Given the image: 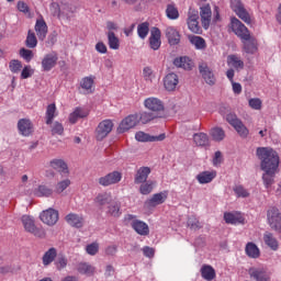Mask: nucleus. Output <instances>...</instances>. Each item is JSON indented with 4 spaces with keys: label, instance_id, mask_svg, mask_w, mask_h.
<instances>
[{
    "label": "nucleus",
    "instance_id": "nucleus-17",
    "mask_svg": "<svg viewBox=\"0 0 281 281\" xmlns=\"http://www.w3.org/2000/svg\"><path fill=\"white\" fill-rule=\"evenodd\" d=\"M145 108L148 109V111H153L154 113H159L164 111V102L159 100L158 98L151 97L147 98L144 101Z\"/></svg>",
    "mask_w": 281,
    "mask_h": 281
},
{
    "label": "nucleus",
    "instance_id": "nucleus-34",
    "mask_svg": "<svg viewBox=\"0 0 281 281\" xmlns=\"http://www.w3.org/2000/svg\"><path fill=\"white\" fill-rule=\"evenodd\" d=\"M173 65L176 67H180L181 69H186L187 71H190V69L193 67L190 57H178L173 60Z\"/></svg>",
    "mask_w": 281,
    "mask_h": 281
},
{
    "label": "nucleus",
    "instance_id": "nucleus-28",
    "mask_svg": "<svg viewBox=\"0 0 281 281\" xmlns=\"http://www.w3.org/2000/svg\"><path fill=\"white\" fill-rule=\"evenodd\" d=\"M50 168L57 170V172H59L60 175H69V167L67 166V162H65V160L63 159L50 160Z\"/></svg>",
    "mask_w": 281,
    "mask_h": 281
},
{
    "label": "nucleus",
    "instance_id": "nucleus-43",
    "mask_svg": "<svg viewBox=\"0 0 281 281\" xmlns=\"http://www.w3.org/2000/svg\"><path fill=\"white\" fill-rule=\"evenodd\" d=\"M54 117H56V104L50 103L46 108V124H52V122H54Z\"/></svg>",
    "mask_w": 281,
    "mask_h": 281
},
{
    "label": "nucleus",
    "instance_id": "nucleus-21",
    "mask_svg": "<svg viewBox=\"0 0 281 281\" xmlns=\"http://www.w3.org/2000/svg\"><path fill=\"white\" fill-rule=\"evenodd\" d=\"M263 243L271 251H278L280 249V241L271 232L263 233Z\"/></svg>",
    "mask_w": 281,
    "mask_h": 281
},
{
    "label": "nucleus",
    "instance_id": "nucleus-49",
    "mask_svg": "<svg viewBox=\"0 0 281 281\" xmlns=\"http://www.w3.org/2000/svg\"><path fill=\"white\" fill-rule=\"evenodd\" d=\"M166 15L171 19V21H175L179 19V10L175 4H169L166 9Z\"/></svg>",
    "mask_w": 281,
    "mask_h": 281
},
{
    "label": "nucleus",
    "instance_id": "nucleus-48",
    "mask_svg": "<svg viewBox=\"0 0 281 281\" xmlns=\"http://www.w3.org/2000/svg\"><path fill=\"white\" fill-rule=\"evenodd\" d=\"M70 186H71V180L69 179L61 180L57 182L55 187V192L57 194H61V192H65V190H67Z\"/></svg>",
    "mask_w": 281,
    "mask_h": 281
},
{
    "label": "nucleus",
    "instance_id": "nucleus-54",
    "mask_svg": "<svg viewBox=\"0 0 281 281\" xmlns=\"http://www.w3.org/2000/svg\"><path fill=\"white\" fill-rule=\"evenodd\" d=\"M63 10H67L66 7H63V3L61 4H58L56 2H53L50 4V12L54 16H58L60 19V14H61V11Z\"/></svg>",
    "mask_w": 281,
    "mask_h": 281
},
{
    "label": "nucleus",
    "instance_id": "nucleus-63",
    "mask_svg": "<svg viewBox=\"0 0 281 281\" xmlns=\"http://www.w3.org/2000/svg\"><path fill=\"white\" fill-rule=\"evenodd\" d=\"M224 221L231 225H236V223H240L238 217L233 213H225Z\"/></svg>",
    "mask_w": 281,
    "mask_h": 281
},
{
    "label": "nucleus",
    "instance_id": "nucleus-58",
    "mask_svg": "<svg viewBox=\"0 0 281 281\" xmlns=\"http://www.w3.org/2000/svg\"><path fill=\"white\" fill-rule=\"evenodd\" d=\"M20 56H21V58L26 60V63H30L32 60V58H34V53L31 49L21 48Z\"/></svg>",
    "mask_w": 281,
    "mask_h": 281
},
{
    "label": "nucleus",
    "instance_id": "nucleus-10",
    "mask_svg": "<svg viewBox=\"0 0 281 281\" xmlns=\"http://www.w3.org/2000/svg\"><path fill=\"white\" fill-rule=\"evenodd\" d=\"M122 181V172L112 171L101 178H99L98 183L103 188H109V186H115Z\"/></svg>",
    "mask_w": 281,
    "mask_h": 281
},
{
    "label": "nucleus",
    "instance_id": "nucleus-7",
    "mask_svg": "<svg viewBox=\"0 0 281 281\" xmlns=\"http://www.w3.org/2000/svg\"><path fill=\"white\" fill-rule=\"evenodd\" d=\"M248 276L254 281H271V274L262 267L249 268Z\"/></svg>",
    "mask_w": 281,
    "mask_h": 281
},
{
    "label": "nucleus",
    "instance_id": "nucleus-45",
    "mask_svg": "<svg viewBox=\"0 0 281 281\" xmlns=\"http://www.w3.org/2000/svg\"><path fill=\"white\" fill-rule=\"evenodd\" d=\"M233 128H235V131L240 137H243V139H246V137H248L249 135V130L247 128V126H245L243 121H239L236 125L233 126Z\"/></svg>",
    "mask_w": 281,
    "mask_h": 281
},
{
    "label": "nucleus",
    "instance_id": "nucleus-56",
    "mask_svg": "<svg viewBox=\"0 0 281 281\" xmlns=\"http://www.w3.org/2000/svg\"><path fill=\"white\" fill-rule=\"evenodd\" d=\"M154 186H155V182L153 181H147L143 183L139 188L140 194H150L153 192Z\"/></svg>",
    "mask_w": 281,
    "mask_h": 281
},
{
    "label": "nucleus",
    "instance_id": "nucleus-30",
    "mask_svg": "<svg viewBox=\"0 0 281 281\" xmlns=\"http://www.w3.org/2000/svg\"><path fill=\"white\" fill-rule=\"evenodd\" d=\"M89 115V111L83 108H76L72 113L69 115L70 124H76L79 120H82Z\"/></svg>",
    "mask_w": 281,
    "mask_h": 281
},
{
    "label": "nucleus",
    "instance_id": "nucleus-33",
    "mask_svg": "<svg viewBox=\"0 0 281 281\" xmlns=\"http://www.w3.org/2000/svg\"><path fill=\"white\" fill-rule=\"evenodd\" d=\"M34 196L43 198V196H52L54 194V190L45 184H40L37 188L33 190Z\"/></svg>",
    "mask_w": 281,
    "mask_h": 281
},
{
    "label": "nucleus",
    "instance_id": "nucleus-32",
    "mask_svg": "<svg viewBox=\"0 0 281 281\" xmlns=\"http://www.w3.org/2000/svg\"><path fill=\"white\" fill-rule=\"evenodd\" d=\"M148 175H150V168L140 167L136 172L134 183H146Z\"/></svg>",
    "mask_w": 281,
    "mask_h": 281
},
{
    "label": "nucleus",
    "instance_id": "nucleus-25",
    "mask_svg": "<svg viewBox=\"0 0 281 281\" xmlns=\"http://www.w3.org/2000/svg\"><path fill=\"white\" fill-rule=\"evenodd\" d=\"M164 85L167 91H175V89H177V85H179V76L173 72L168 74L165 77Z\"/></svg>",
    "mask_w": 281,
    "mask_h": 281
},
{
    "label": "nucleus",
    "instance_id": "nucleus-26",
    "mask_svg": "<svg viewBox=\"0 0 281 281\" xmlns=\"http://www.w3.org/2000/svg\"><path fill=\"white\" fill-rule=\"evenodd\" d=\"M166 36L168 38L169 45H179L181 42V35L179 34V31H177V29L173 26H168L166 29Z\"/></svg>",
    "mask_w": 281,
    "mask_h": 281
},
{
    "label": "nucleus",
    "instance_id": "nucleus-4",
    "mask_svg": "<svg viewBox=\"0 0 281 281\" xmlns=\"http://www.w3.org/2000/svg\"><path fill=\"white\" fill-rule=\"evenodd\" d=\"M231 27L234 34H236V36H238L240 41H249V36H251V33H249V29H247V26H245V24H243L240 20L232 18Z\"/></svg>",
    "mask_w": 281,
    "mask_h": 281
},
{
    "label": "nucleus",
    "instance_id": "nucleus-19",
    "mask_svg": "<svg viewBox=\"0 0 281 281\" xmlns=\"http://www.w3.org/2000/svg\"><path fill=\"white\" fill-rule=\"evenodd\" d=\"M167 199H168V191H162L159 193H155L145 203H146V205H148V207H157V205H161V204L166 203Z\"/></svg>",
    "mask_w": 281,
    "mask_h": 281
},
{
    "label": "nucleus",
    "instance_id": "nucleus-64",
    "mask_svg": "<svg viewBox=\"0 0 281 281\" xmlns=\"http://www.w3.org/2000/svg\"><path fill=\"white\" fill-rule=\"evenodd\" d=\"M108 212L111 214V216H120V204H117V202L111 203Z\"/></svg>",
    "mask_w": 281,
    "mask_h": 281
},
{
    "label": "nucleus",
    "instance_id": "nucleus-18",
    "mask_svg": "<svg viewBox=\"0 0 281 281\" xmlns=\"http://www.w3.org/2000/svg\"><path fill=\"white\" fill-rule=\"evenodd\" d=\"M18 130L23 137H30V134L34 133V125L29 119H21L18 122Z\"/></svg>",
    "mask_w": 281,
    "mask_h": 281
},
{
    "label": "nucleus",
    "instance_id": "nucleus-39",
    "mask_svg": "<svg viewBox=\"0 0 281 281\" xmlns=\"http://www.w3.org/2000/svg\"><path fill=\"white\" fill-rule=\"evenodd\" d=\"M106 36L110 49H120V37L114 32H108Z\"/></svg>",
    "mask_w": 281,
    "mask_h": 281
},
{
    "label": "nucleus",
    "instance_id": "nucleus-55",
    "mask_svg": "<svg viewBox=\"0 0 281 281\" xmlns=\"http://www.w3.org/2000/svg\"><path fill=\"white\" fill-rule=\"evenodd\" d=\"M191 43L194 45L195 49H205V40L201 36L191 37Z\"/></svg>",
    "mask_w": 281,
    "mask_h": 281
},
{
    "label": "nucleus",
    "instance_id": "nucleus-53",
    "mask_svg": "<svg viewBox=\"0 0 281 281\" xmlns=\"http://www.w3.org/2000/svg\"><path fill=\"white\" fill-rule=\"evenodd\" d=\"M61 8H66L61 11L59 19H71V14H74V10L71 9V5L68 3H61Z\"/></svg>",
    "mask_w": 281,
    "mask_h": 281
},
{
    "label": "nucleus",
    "instance_id": "nucleus-23",
    "mask_svg": "<svg viewBox=\"0 0 281 281\" xmlns=\"http://www.w3.org/2000/svg\"><path fill=\"white\" fill-rule=\"evenodd\" d=\"M136 142H164L166 139V134H160L158 136H150L145 132H137L135 134Z\"/></svg>",
    "mask_w": 281,
    "mask_h": 281
},
{
    "label": "nucleus",
    "instance_id": "nucleus-42",
    "mask_svg": "<svg viewBox=\"0 0 281 281\" xmlns=\"http://www.w3.org/2000/svg\"><path fill=\"white\" fill-rule=\"evenodd\" d=\"M227 63L235 69H243V67H245V63L243 60H240V57H238L236 55L228 56Z\"/></svg>",
    "mask_w": 281,
    "mask_h": 281
},
{
    "label": "nucleus",
    "instance_id": "nucleus-35",
    "mask_svg": "<svg viewBox=\"0 0 281 281\" xmlns=\"http://www.w3.org/2000/svg\"><path fill=\"white\" fill-rule=\"evenodd\" d=\"M111 201H113V196L109 192L99 193L94 199V203L101 207L111 204Z\"/></svg>",
    "mask_w": 281,
    "mask_h": 281
},
{
    "label": "nucleus",
    "instance_id": "nucleus-59",
    "mask_svg": "<svg viewBox=\"0 0 281 281\" xmlns=\"http://www.w3.org/2000/svg\"><path fill=\"white\" fill-rule=\"evenodd\" d=\"M86 251L89 256H95L100 251V245L98 243H92L86 246Z\"/></svg>",
    "mask_w": 281,
    "mask_h": 281
},
{
    "label": "nucleus",
    "instance_id": "nucleus-9",
    "mask_svg": "<svg viewBox=\"0 0 281 281\" xmlns=\"http://www.w3.org/2000/svg\"><path fill=\"white\" fill-rule=\"evenodd\" d=\"M113 131V121L112 120H104L99 123L95 130V137L98 142H102L105 137L109 136V133Z\"/></svg>",
    "mask_w": 281,
    "mask_h": 281
},
{
    "label": "nucleus",
    "instance_id": "nucleus-40",
    "mask_svg": "<svg viewBox=\"0 0 281 281\" xmlns=\"http://www.w3.org/2000/svg\"><path fill=\"white\" fill-rule=\"evenodd\" d=\"M210 135L214 142H223L225 139V131L222 127H213Z\"/></svg>",
    "mask_w": 281,
    "mask_h": 281
},
{
    "label": "nucleus",
    "instance_id": "nucleus-20",
    "mask_svg": "<svg viewBox=\"0 0 281 281\" xmlns=\"http://www.w3.org/2000/svg\"><path fill=\"white\" fill-rule=\"evenodd\" d=\"M65 221L70 225V227H76L77 229H80V227H83L85 225V217L76 213H69L66 215Z\"/></svg>",
    "mask_w": 281,
    "mask_h": 281
},
{
    "label": "nucleus",
    "instance_id": "nucleus-11",
    "mask_svg": "<svg viewBox=\"0 0 281 281\" xmlns=\"http://www.w3.org/2000/svg\"><path fill=\"white\" fill-rule=\"evenodd\" d=\"M40 220L42 221V223H44V225H48V227H54V225L58 223V211H56L55 209L45 210L40 214Z\"/></svg>",
    "mask_w": 281,
    "mask_h": 281
},
{
    "label": "nucleus",
    "instance_id": "nucleus-52",
    "mask_svg": "<svg viewBox=\"0 0 281 281\" xmlns=\"http://www.w3.org/2000/svg\"><path fill=\"white\" fill-rule=\"evenodd\" d=\"M187 225H188V227H190V229H194V231L201 229L203 227V224H201V222H199L196 216L189 217Z\"/></svg>",
    "mask_w": 281,
    "mask_h": 281
},
{
    "label": "nucleus",
    "instance_id": "nucleus-6",
    "mask_svg": "<svg viewBox=\"0 0 281 281\" xmlns=\"http://www.w3.org/2000/svg\"><path fill=\"white\" fill-rule=\"evenodd\" d=\"M232 10L244 21V23H251V16L249 12L245 9L243 1L240 0H231Z\"/></svg>",
    "mask_w": 281,
    "mask_h": 281
},
{
    "label": "nucleus",
    "instance_id": "nucleus-41",
    "mask_svg": "<svg viewBox=\"0 0 281 281\" xmlns=\"http://www.w3.org/2000/svg\"><path fill=\"white\" fill-rule=\"evenodd\" d=\"M149 32H150V23L143 22V23L138 24L137 34L143 41H144V38H146V36H148Z\"/></svg>",
    "mask_w": 281,
    "mask_h": 281
},
{
    "label": "nucleus",
    "instance_id": "nucleus-29",
    "mask_svg": "<svg viewBox=\"0 0 281 281\" xmlns=\"http://www.w3.org/2000/svg\"><path fill=\"white\" fill-rule=\"evenodd\" d=\"M77 271L81 276H87L88 278H91V276H95V267L91 266L89 262H80L77 266Z\"/></svg>",
    "mask_w": 281,
    "mask_h": 281
},
{
    "label": "nucleus",
    "instance_id": "nucleus-37",
    "mask_svg": "<svg viewBox=\"0 0 281 281\" xmlns=\"http://www.w3.org/2000/svg\"><path fill=\"white\" fill-rule=\"evenodd\" d=\"M201 276L204 280L212 281L216 278V271L212 266L204 265L201 268Z\"/></svg>",
    "mask_w": 281,
    "mask_h": 281
},
{
    "label": "nucleus",
    "instance_id": "nucleus-57",
    "mask_svg": "<svg viewBox=\"0 0 281 281\" xmlns=\"http://www.w3.org/2000/svg\"><path fill=\"white\" fill-rule=\"evenodd\" d=\"M68 260L67 257L65 256H58V258L55 261V266L57 271H63V269H65L67 267Z\"/></svg>",
    "mask_w": 281,
    "mask_h": 281
},
{
    "label": "nucleus",
    "instance_id": "nucleus-5",
    "mask_svg": "<svg viewBox=\"0 0 281 281\" xmlns=\"http://www.w3.org/2000/svg\"><path fill=\"white\" fill-rule=\"evenodd\" d=\"M268 224L278 234H281V213L278 207H271L267 212Z\"/></svg>",
    "mask_w": 281,
    "mask_h": 281
},
{
    "label": "nucleus",
    "instance_id": "nucleus-36",
    "mask_svg": "<svg viewBox=\"0 0 281 281\" xmlns=\"http://www.w3.org/2000/svg\"><path fill=\"white\" fill-rule=\"evenodd\" d=\"M248 258H260V248L254 243H248L245 248Z\"/></svg>",
    "mask_w": 281,
    "mask_h": 281
},
{
    "label": "nucleus",
    "instance_id": "nucleus-12",
    "mask_svg": "<svg viewBox=\"0 0 281 281\" xmlns=\"http://www.w3.org/2000/svg\"><path fill=\"white\" fill-rule=\"evenodd\" d=\"M58 65V53L50 52L46 55H44L42 59V69L43 71H52L54 67Z\"/></svg>",
    "mask_w": 281,
    "mask_h": 281
},
{
    "label": "nucleus",
    "instance_id": "nucleus-50",
    "mask_svg": "<svg viewBox=\"0 0 281 281\" xmlns=\"http://www.w3.org/2000/svg\"><path fill=\"white\" fill-rule=\"evenodd\" d=\"M138 115V124L140 122V124H148V122H153V120H155V114L150 113V112H142Z\"/></svg>",
    "mask_w": 281,
    "mask_h": 281
},
{
    "label": "nucleus",
    "instance_id": "nucleus-46",
    "mask_svg": "<svg viewBox=\"0 0 281 281\" xmlns=\"http://www.w3.org/2000/svg\"><path fill=\"white\" fill-rule=\"evenodd\" d=\"M38 45V40H36V34L34 32L29 31L26 36V47L30 49H34Z\"/></svg>",
    "mask_w": 281,
    "mask_h": 281
},
{
    "label": "nucleus",
    "instance_id": "nucleus-51",
    "mask_svg": "<svg viewBox=\"0 0 281 281\" xmlns=\"http://www.w3.org/2000/svg\"><path fill=\"white\" fill-rule=\"evenodd\" d=\"M80 87L88 91V93H91V89L93 88V77H85L81 79Z\"/></svg>",
    "mask_w": 281,
    "mask_h": 281
},
{
    "label": "nucleus",
    "instance_id": "nucleus-44",
    "mask_svg": "<svg viewBox=\"0 0 281 281\" xmlns=\"http://www.w3.org/2000/svg\"><path fill=\"white\" fill-rule=\"evenodd\" d=\"M274 179H276V172L269 173L265 171V173L262 175V181L266 190H269V188H271V186L276 183Z\"/></svg>",
    "mask_w": 281,
    "mask_h": 281
},
{
    "label": "nucleus",
    "instance_id": "nucleus-8",
    "mask_svg": "<svg viewBox=\"0 0 281 281\" xmlns=\"http://www.w3.org/2000/svg\"><path fill=\"white\" fill-rule=\"evenodd\" d=\"M139 124V115L131 114L122 120L117 127V133H126V131H131V128H135Z\"/></svg>",
    "mask_w": 281,
    "mask_h": 281
},
{
    "label": "nucleus",
    "instance_id": "nucleus-1",
    "mask_svg": "<svg viewBox=\"0 0 281 281\" xmlns=\"http://www.w3.org/2000/svg\"><path fill=\"white\" fill-rule=\"evenodd\" d=\"M258 159H260V168L263 172L273 173L278 171L280 166V156L278 151L270 147H259L256 150Z\"/></svg>",
    "mask_w": 281,
    "mask_h": 281
},
{
    "label": "nucleus",
    "instance_id": "nucleus-13",
    "mask_svg": "<svg viewBox=\"0 0 281 281\" xmlns=\"http://www.w3.org/2000/svg\"><path fill=\"white\" fill-rule=\"evenodd\" d=\"M199 71L203 80H205L206 85H210L211 87L216 85V77L214 76V72L212 71V69H210V66H207V64H200Z\"/></svg>",
    "mask_w": 281,
    "mask_h": 281
},
{
    "label": "nucleus",
    "instance_id": "nucleus-61",
    "mask_svg": "<svg viewBox=\"0 0 281 281\" xmlns=\"http://www.w3.org/2000/svg\"><path fill=\"white\" fill-rule=\"evenodd\" d=\"M143 77L147 82H153V78H155V72L153 71V68L145 67L143 69Z\"/></svg>",
    "mask_w": 281,
    "mask_h": 281
},
{
    "label": "nucleus",
    "instance_id": "nucleus-16",
    "mask_svg": "<svg viewBox=\"0 0 281 281\" xmlns=\"http://www.w3.org/2000/svg\"><path fill=\"white\" fill-rule=\"evenodd\" d=\"M149 47L157 52L161 47V31L157 27H153L149 36Z\"/></svg>",
    "mask_w": 281,
    "mask_h": 281
},
{
    "label": "nucleus",
    "instance_id": "nucleus-60",
    "mask_svg": "<svg viewBox=\"0 0 281 281\" xmlns=\"http://www.w3.org/2000/svg\"><path fill=\"white\" fill-rule=\"evenodd\" d=\"M248 104L250 109H254L255 111H260L262 109V100L258 98H252L248 101Z\"/></svg>",
    "mask_w": 281,
    "mask_h": 281
},
{
    "label": "nucleus",
    "instance_id": "nucleus-24",
    "mask_svg": "<svg viewBox=\"0 0 281 281\" xmlns=\"http://www.w3.org/2000/svg\"><path fill=\"white\" fill-rule=\"evenodd\" d=\"M195 179L201 186L212 183L214 179H216V171H202L195 177Z\"/></svg>",
    "mask_w": 281,
    "mask_h": 281
},
{
    "label": "nucleus",
    "instance_id": "nucleus-15",
    "mask_svg": "<svg viewBox=\"0 0 281 281\" xmlns=\"http://www.w3.org/2000/svg\"><path fill=\"white\" fill-rule=\"evenodd\" d=\"M200 16L202 22V27L204 30L210 29V24L212 23V7L210 4H204L200 8Z\"/></svg>",
    "mask_w": 281,
    "mask_h": 281
},
{
    "label": "nucleus",
    "instance_id": "nucleus-47",
    "mask_svg": "<svg viewBox=\"0 0 281 281\" xmlns=\"http://www.w3.org/2000/svg\"><path fill=\"white\" fill-rule=\"evenodd\" d=\"M233 192H235L238 199H247V196H249V191L240 184L235 186Z\"/></svg>",
    "mask_w": 281,
    "mask_h": 281
},
{
    "label": "nucleus",
    "instance_id": "nucleus-22",
    "mask_svg": "<svg viewBox=\"0 0 281 281\" xmlns=\"http://www.w3.org/2000/svg\"><path fill=\"white\" fill-rule=\"evenodd\" d=\"M47 31L48 29L45 20L43 18L37 19L35 22V32L40 41H45L47 37Z\"/></svg>",
    "mask_w": 281,
    "mask_h": 281
},
{
    "label": "nucleus",
    "instance_id": "nucleus-27",
    "mask_svg": "<svg viewBox=\"0 0 281 281\" xmlns=\"http://www.w3.org/2000/svg\"><path fill=\"white\" fill-rule=\"evenodd\" d=\"M241 43L246 54H256V52H258V41L255 37H251V35H249L248 40H241Z\"/></svg>",
    "mask_w": 281,
    "mask_h": 281
},
{
    "label": "nucleus",
    "instance_id": "nucleus-14",
    "mask_svg": "<svg viewBox=\"0 0 281 281\" xmlns=\"http://www.w3.org/2000/svg\"><path fill=\"white\" fill-rule=\"evenodd\" d=\"M187 24L190 32H193V34L201 33V26L199 25V13L196 11H189Z\"/></svg>",
    "mask_w": 281,
    "mask_h": 281
},
{
    "label": "nucleus",
    "instance_id": "nucleus-31",
    "mask_svg": "<svg viewBox=\"0 0 281 281\" xmlns=\"http://www.w3.org/2000/svg\"><path fill=\"white\" fill-rule=\"evenodd\" d=\"M57 256H58V250H56V248H49L42 258V262L44 267H49V265H52V262L56 260Z\"/></svg>",
    "mask_w": 281,
    "mask_h": 281
},
{
    "label": "nucleus",
    "instance_id": "nucleus-38",
    "mask_svg": "<svg viewBox=\"0 0 281 281\" xmlns=\"http://www.w3.org/2000/svg\"><path fill=\"white\" fill-rule=\"evenodd\" d=\"M195 146H210V137L205 133H196L193 135Z\"/></svg>",
    "mask_w": 281,
    "mask_h": 281
},
{
    "label": "nucleus",
    "instance_id": "nucleus-62",
    "mask_svg": "<svg viewBox=\"0 0 281 281\" xmlns=\"http://www.w3.org/2000/svg\"><path fill=\"white\" fill-rule=\"evenodd\" d=\"M63 133H65V127L59 122L53 123L52 134L53 135H63Z\"/></svg>",
    "mask_w": 281,
    "mask_h": 281
},
{
    "label": "nucleus",
    "instance_id": "nucleus-3",
    "mask_svg": "<svg viewBox=\"0 0 281 281\" xmlns=\"http://www.w3.org/2000/svg\"><path fill=\"white\" fill-rule=\"evenodd\" d=\"M125 221L127 225H131V227L138 234L139 236H148L150 234V228L148 227V224L146 222L137 220L135 215H126Z\"/></svg>",
    "mask_w": 281,
    "mask_h": 281
},
{
    "label": "nucleus",
    "instance_id": "nucleus-2",
    "mask_svg": "<svg viewBox=\"0 0 281 281\" xmlns=\"http://www.w3.org/2000/svg\"><path fill=\"white\" fill-rule=\"evenodd\" d=\"M22 225L29 234H33V236H36V238H45L46 233L43 227H36V224L34 223V217L30 215H23L21 217Z\"/></svg>",
    "mask_w": 281,
    "mask_h": 281
}]
</instances>
